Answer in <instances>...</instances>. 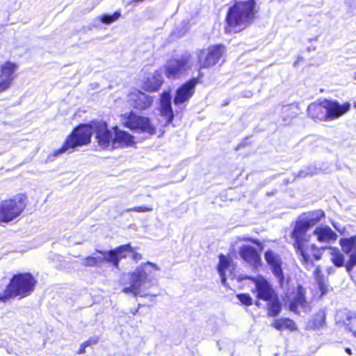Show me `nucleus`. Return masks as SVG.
<instances>
[{"mask_svg": "<svg viewBox=\"0 0 356 356\" xmlns=\"http://www.w3.org/2000/svg\"><path fill=\"white\" fill-rule=\"evenodd\" d=\"M95 134L98 145L102 148L112 149L113 133L108 129L104 122H92L90 124H81L69 135L63 146L54 152V156H58L65 152H72L76 147L88 145L91 136Z\"/></svg>", "mask_w": 356, "mask_h": 356, "instance_id": "1", "label": "nucleus"}, {"mask_svg": "<svg viewBox=\"0 0 356 356\" xmlns=\"http://www.w3.org/2000/svg\"><path fill=\"white\" fill-rule=\"evenodd\" d=\"M156 264L147 261L138 266L133 272L129 273V286L124 287L122 292L131 293L134 296H147L145 291L154 284L156 273L159 270Z\"/></svg>", "mask_w": 356, "mask_h": 356, "instance_id": "2", "label": "nucleus"}, {"mask_svg": "<svg viewBox=\"0 0 356 356\" xmlns=\"http://www.w3.org/2000/svg\"><path fill=\"white\" fill-rule=\"evenodd\" d=\"M256 13L254 0L236 1L228 10L226 16V31L238 32L244 29L252 23Z\"/></svg>", "mask_w": 356, "mask_h": 356, "instance_id": "3", "label": "nucleus"}, {"mask_svg": "<svg viewBox=\"0 0 356 356\" xmlns=\"http://www.w3.org/2000/svg\"><path fill=\"white\" fill-rule=\"evenodd\" d=\"M350 107L348 102L341 104L337 101L324 99L310 104L307 107V114L315 121L328 122L344 115Z\"/></svg>", "mask_w": 356, "mask_h": 356, "instance_id": "4", "label": "nucleus"}, {"mask_svg": "<svg viewBox=\"0 0 356 356\" xmlns=\"http://www.w3.org/2000/svg\"><path fill=\"white\" fill-rule=\"evenodd\" d=\"M311 228L300 218L296 221L291 232V238L294 240L293 246L296 253L301 258L302 262L307 266H313V261L308 254V251H313L316 245L309 243L310 236L307 232Z\"/></svg>", "mask_w": 356, "mask_h": 356, "instance_id": "5", "label": "nucleus"}, {"mask_svg": "<svg viewBox=\"0 0 356 356\" xmlns=\"http://www.w3.org/2000/svg\"><path fill=\"white\" fill-rule=\"evenodd\" d=\"M34 277L30 273H19L15 275L10 280L8 288L11 297L20 296L24 298L31 294L36 284Z\"/></svg>", "mask_w": 356, "mask_h": 356, "instance_id": "6", "label": "nucleus"}, {"mask_svg": "<svg viewBox=\"0 0 356 356\" xmlns=\"http://www.w3.org/2000/svg\"><path fill=\"white\" fill-rule=\"evenodd\" d=\"M25 197H19L0 202V222H8L19 216L26 207Z\"/></svg>", "mask_w": 356, "mask_h": 356, "instance_id": "7", "label": "nucleus"}, {"mask_svg": "<svg viewBox=\"0 0 356 356\" xmlns=\"http://www.w3.org/2000/svg\"><path fill=\"white\" fill-rule=\"evenodd\" d=\"M191 55L185 52L179 58L170 60L165 65V74L169 79H177L192 67Z\"/></svg>", "mask_w": 356, "mask_h": 356, "instance_id": "8", "label": "nucleus"}, {"mask_svg": "<svg viewBox=\"0 0 356 356\" xmlns=\"http://www.w3.org/2000/svg\"><path fill=\"white\" fill-rule=\"evenodd\" d=\"M225 51V48L221 44H215L207 49L196 51L200 68H209L214 66L220 59Z\"/></svg>", "mask_w": 356, "mask_h": 356, "instance_id": "9", "label": "nucleus"}, {"mask_svg": "<svg viewBox=\"0 0 356 356\" xmlns=\"http://www.w3.org/2000/svg\"><path fill=\"white\" fill-rule=\"evenodd\" d=\"M124 124L131 130L140 131L150 135L156 133V129L148 118L137 115L132 112L127 117L124 115Z\"/></svg>", "mask_w": 356, "mask_h": 356, "instance_id": "10", "label": "nucleus"}, {"mask_svg": "<svg viewBox=\"0 0 356 356\" xmlns=\"http://www.w3.org/2000/svg\"><path fill=\"white\" fill-rule=\"evenodd\" d=\"M254 283L255 290L258 299L267 301L277 295L271 284L263 277L250 278Z\"/></svg>", "mask_w": 356, "mask_h": 356, "instance_id": "11", "label": "nucleus"}, {"mask_svg": "<svg viewBox=\"0 0 356 356\" xmlns=\"http://www.w3.org/2000/svg\"><path fill=\"white\" fill-rule=\"evenodd\" d=\"M17 70L15 63L8 61L0 67V93L9 89L15 79L14 72Z\"/></svg>", "mask_w": 356, "mask_h": 356, "instance_id": "12", "label": "nucleus"}, {"mask_svg": "<svg viewBox=\"0 0 356 356\" xmlns=\"http://www.w3.org/2000/svg\"><path fill=\"white\" fill-rule=\"evenodd\" d=\"M198 82V78H193L179 87L176 92L174 104L179 105L188 101L193 96L195 88Z\"/></svg>", "mask_w": 356, "mask_h": 356, "instance_id": "13", "label": "nucleus"}, {"mask_svg": "<svg viewBox=\"0 0 356 356\" xmlns=\"http://www.w3.org/2000/svg\"><path fill=\"white\" fill-rule=\"evenodd\" d=\"M264 259L270 266L273 275L277 278L280 284L284 282V277L282 268V259L280 256L271 250H267L264 254Z\"/></svg>", "mask_w": 356, "mask_h": 356, "instance_id": "14", "label": "nucleus"}, {"mask_svg": "<svg viewBox=\"0 0 356 356\" xmlns=\"http://www.w3.org/2000/svg\"><path fill=\"white\" fill-rule=\"evenodd\" d=\"M130 104L138 110H145L149 108L152 104V98L149 95L135 90L129 95Z\"/></svg>", "mask_w": 356, "mask_h": 356, "instance_id": "15", "label": "nucleus"}, {"mask_svg": "<svg viewBox=\"0 0 356 356\" xmlns=\"http://www.w3.org/2000/svg\"><path fill=\"white\" fill-rule=\"evenodd\" d=\"M241 257L252 268L257 269L261 264V258L257 250L250 245H243L239 250Z\"/></svg>", "mask_w": 356, "mask_h": 356, "instance_id": "16", "label": "nucleus"}, {"mask_svg": "<svg viewBox=\"0 0 356 356\" xmlns=\"http://www.w3.org/2000/svg\"><path fill=\"white\" fill-rule=\"evenodd\" d=\"M133 252V248L129 244L122 245L109 250L108 258L111 264L115 268H119V262L125 259Z\"/></svg>", "mask_w": 356, "mask_h": 356, "instance_id": "17", "label": "nucleus"}, {"mask_svg": "<svg viewBox=\"0 0 356 356\" xmlns=\"http://www.w3.org/2000/svg\"><path fill=\"white\" fill-rule=\"evenodd\" d=\"M114 137L112 140V149L130 146L134 143V137L129 133L120 130L117 127L113 128Z\"/></svg>", "mask_w": 356, "mask_h": 356, "instance_id": "18", "label": "nucleus"}, {"mask_svg": "<svg viewBox=\"0 0 356 356\" xmlns=\"http://www.w3.org/2000/svg\"><path fill=\"white\" fill-rule=\"evenodd\" d=\"M305 290L302 286H298L297 293L290 303L289 309L295 313L306 312L308 307L307 302L305 297Z\"/></svg>", "mask_w": 356, "mask_h": 356, "instance_id": "19", "label": "nucleus"}, {"mask_svg": "<svg viewBox=\"0 0 356 356\" xmlns=\"http://www.w3.org/2000/svg\"><path fill=\"white\" fill-rule=\"evenodd\" d=\"M171 100L170 93L163 92L161 97V113L165 118L166 124H170L174 118Z\"/></svg>", "mask_w": 356, "mask_h": 356, "instance_id": "20", "label": "nucleus"}, {"mask_svg": "<svg viewBox=\"0 0 356 356\" xmlns=\"http://www.w3.org/2000/svg\"><path fill=\"white\" fill-rule=\"evenodd\" d=\"M314 235L321 243H329L337 238V234L327 225L317 227L314 231Z\"/></svg>", "mask_w": 356, "mask_h": 356, "instance_id": "21", "label": "nucleus"}, {"mask_svg": "<svg viewBox=\"0 0 356 356\" xmlns=\"http://www.w3.org/2000/svg\"><path fill=\"white\" fill-rule=\"evenodd\" d=\"M163 83L161 71L156 70L144 83L145 90L153 92L158 90Z\"/></svg>", "mask_w": 356, "mask_h": 356, "instance_id": "22", "label": "nucleus"}, {"mask_svg": "<svg viewBox=\"0 0 356 356\" xmlns=\"http://www.w3.org/2000/svg\"><path fill=\"white\" fill-rule=\"evenodd\" d=\"M323 216L324 212L322 210H315L303 213L299 218L312 227L318 222Z\"/></svg>", "mask_w": 356, "mask_h": 356, "instance_id": "23", "label": "nucleus"}, {"mask_svg": "<svg viewBox=\"0 0 356 356\" xmlns=\"http://www.w3.org/2000/svg\"><path fill=\"white\" fill-rule=\"evenodd\" d=\"M345 318L343 321L346 329H348L353 333V335L356 338V314L352 313L348 311L341 312Z\"/></svg>", "mask_w": 356, "mask_h": 356, "instance_id": "24", "label": "nucleus"}, {"mask_svg": "<svg viewBox=\"0 0 356 356\" xmlns=\"http://www.w3.org/2000/svg\"><path fill=\"white\" fill-rule=\"evenodd\" d=\"M230 262L229 259L224 254H220L219 264L218 265V271L223 285L226 284L225 270L229 268Z\"/></svg>", "mask_w": 356, "mask_h": 356, "instance_id": "25", "label": "nucleus"}, {"mask_svg": "<svg viewBox=\"0 0 356 356\" xmlns=\"http://www.w3.org/2000/svg\"><path fill=\"white\" fill-rule=\"evenodd\" d=\"M330 250V261L337 268L346 267L344 255L336 248H329Z\"/></svg>", "mask_w": 356, "mask_h": 356, "instance_id": "26", "label": "nucleus"}, {"mask_svg": "<svg viewBox=\"0 0 356 356\" xmlns=\"http://www.w3.org/2000/svg\"><path fill=\"white\" fill-rule=\"evenodd\" d=\"M268 303V314L270 316H277L281 312V303L279 300L277 295L273 298L267 300Z\"/></svg>", "mask_w": 356, "mask_h": 356, "instance_id": "27", "label": "nucleus"}, {"mask_svg": "<svg viewBox=\"0 0 356 356\" xmlns=\"http://www.w3.org/2000/svg\"><path fill=\"white\" fill-rule=\"evenodd\" d=\"M339 244L342 248V250L346 254L351 253V252L356 248V235L350 238H341Z\"/></svg>", "mask_w": 356, "mask_h": 356, "instance_id": "28", "label": "nucleus"}, {"mask_svg": "<svg viewBox=\"0 0 356 356\" xmlns=\"http://www.w3.org/2000/svg\"><path fill=\"white\" fill-rule=\"evenodd\" d=\"M273 325L278 330L287 329L289 330H296V325L293 320L289 318H280L275 321Z\"/></svg>", "mask_w": 356, "mask_h": 356, "instance_id": "29", "label": "nucleus"}, {"mask_svg": "<svg viewBox=\"0 0 356 356\" xmlns=\"http://www.w3.org/2000/svg\"><path fill=\"white\" fill-rule=\"evenodd\" d=\"M314 275L315 280H316V282L318 283L319 289L321 290L322 293H325L324 290L325 288V277L321 272L320 266H317L315 268V270L314 271Z\"/></svg>", "mask_w": 356, "mask_h": 356, "instance_id": "30", "label": "nucleus"}, {"mask_svg": "<svg viewBox=\"0 0 356 356\" xmlns=\"http://www.w3.org/2000/svg\"><path fill=\"white\" fill-rule=\"evenodd\" d=\"M282 114L283 120L284 122H289L290 120L297 116V113L293 111L292 106H283L282 109Z\"/></svg>", "mask_w": 356, "mask_h": 356, "instance_id": "31", "label": "nucleus"}, {"mask_svg": "<svg viewBox=\"0 0 356 356\" xmlns=\"http://www.w3.org/2000/svg\"><path fill=\"white\" fill-rule=\"evenodd\" d=\"M121 16L120 11H115L113 15L104 14L100 17V20L102 23L106 24H110L117 21Z\"/></svg>", "mask_w": 356, "mask_h": 356, "instance_id": "32", "label": "nucleus"}, {"mask_svg": "<svg viewBox=\"0 0 356 356\" xmlns=\"http://www.w3.org/2000/svg\"><path fill=\"white\" fill-rule=\"evenodd\" d=\"M97 252L101 254V256L95 257V262L97 263V266H96L97 267H101L102 266V264L104 262L111 264V260L108 258L109 250L108 251L97 250Z\"/></svg>", "mask_w": 356, "mask_h": 356, "instance_id": "33", "label": "nucleus"}, {"mask_svg": "<svg viewBox=\"0 0 356 356\" xmlns=\"http://www.w3.org/2000/svg\"><path fill=\"white\" fill-rule=\"evenodd\" d=\"M325 314L323 312H319L314 317L312 321V327L314 329L319 328L325 323Z\"/></svg>", "mask_w": 356, "mask_h": 356, "instance_id": "34", "label": "nucleus"}, {"mask_svg": "<svg viewBox=\"0 0 356 356\" xmlns=\"http://www.w3.org/2000/svg\"><path fill=\"white\" fill-rule=\"evenodd\" d=\"M356 265V250H355L350 254V259L346 264V269L348 273L351 272L354 266Z\"/></svg>", "mask_w": 356, "mask_h": 356, "instance_id": "35", "label": "nucleus"}, {"mask_svg": "<svg viewBox=\"0 0 356 356\" xmlns=\"http://www.w3.org/2000/svg\"><path fill=\"white\" fill-rule=\"evenodd\" d=\"M11 298V293L8 286L6 287H0V302H5Z\"/></svg>", "mask_w": 356, "mask_h": 356, "instance_id": "36", "label": "nucleus"}, {"mask_svg": "<svg viewBox=\"0 0 356 356\" xmlns=\"http://www.w3.org/2000/svg\"><path fill=\"white\" fill-rule=\"evenodd\" d=\"M237 298L243 305L250 306L252 304V298L248 293L238 294Z\"/></svg>", "mask_w": 356, "mask_h": 356, "instance_id": "37", "label": "nucleus"}, {"mask_svg": "<svg viewBox=\"0 0 356 356\" xmlns=\"http://www.w3.org/2000/svg\"><path fill=\"white\" fill-rule=\"evenodd\" d=\"M82 264L89 267H97V263L94 256L87 257L83 259Z\"/></svg>", "mask_w": 356, "mask_h": 356, "instance_id": "38", "label": "nucleus"}, {"mask_svg": "<svg viewBox=\"0 0 356 356\" xmlns=\"http://www.w3.org/2000/svg\"><path fill=\"white\" fill-rule=\"evenodd\" d=\"M151 211H152V208L143 207V206L134 207L133 208H129L126 210L127 212L136 211V212H139V213H145V212Z\"/></svg>", "mask_w": 356, "mask_h": 356, "instance_id": "39", "label": "nucleus"}, {"mask_svg": "<svg viewBox=\"0 0 356 356\" xmlns=\"http://www.w3.org/2000/svg\"><path fill=\"white\" fill-rule=\"evenodd\" d=\"M238 240L241 241H249V242H251L253 244H254V245H257L259 247H261V248H262V244L261 243V242L258 239H255V238H251V237H239Z\"/></svg>", "mask_w": 356, "mask_h": 356, "instance_id": "40", "label": "nucleus"}, {"mask_svg": "<svg viewBox=\"0 0 356 356\" xmlns=\"http://www.w3.org/2000/svg\"><path fill=\"white\" fill-rule=\"evenodd\" d=\"M310 253L312 254L313 257L315 260H320L321 259L322 253L321 252V250H318L317 248L314 250L313 251H308V254L310 256Z\"/></svg>", "mask_w": 356, "mask_h": 356, "instance_id": "41", "label": "nucleus"}, {"mask_svg": "<svg viewBox=\"0 0 356 356\" xmlns=\"http://www.w3.org/2000/svg\"><path fill=\"white\" fill-rule=\"evenodd\" d=\"M131 254H132V259L136 262H138V261H140L142 259V255L140 253L134 252L133 251V252H131Z\"/></svg>", "mask_w": 356, "mask_h": 356, "instance_id": "42", "label": "nucleus"}, {"mask_svg": "<svg viewBox=\"0 0 356 356\" xmlns=\"http://www.w3.org/2000/svg\"><path fill=\"white\" fill-rule=\"evenodd\" d=\"M81 345H83V348L86 349V347H88L91 345V341H86L84 343H83Z\"/></svg>", "mask_w": 356, "mask_h": 356, "instance_id": "43", "label": "nucleus"}, {"mask_svg": "<svg viewBox=\"0 0 356 356\" xmlns=\"http://www.w3.org/2000/svg\"><path fill=\"white\" fill-rule=\"evenodd\" d=\"M88 341H91V345L96 344L98 342L99 339L98 338H90Z\"/></svg>", "mask_w": 356, "mask_h": 356, "instance_id": "44", "label": "nucleus"}, {"mask_svg": "<svg viewBox=\"0 0 356 356\" xmlns=\"http://www.w3.org/2000/svg\"><path fill=\"white\" fill-rule=\"evenodd\" d=\"M327 272L328 274L332 273L334 272V268L333 267H329L327 268Z\"/></svg>", "mask_w": 356, "mask_h": 356, "instance_id": "45", "label": "nucleus"}, {"mask_svg": "<svg viewBox=\"0 0 356 356\" xmlns=\"http://www.w3.org/2000/svg\"><path fill=\"white\" fill-rule=\"evenodd\" d=\"M85 353V348H83V345L81 346L79 351H78V354H83Z\"/></svg>", "mask_w": 356, "mask_h": 356, "instance_id": "46", "label": "nucleus"}, {"mask_svg": "<svg viewBox=\"0 0 356 356\" xmlns=\"http://www.w3.org/2000/svg\"><path fill=\"white\" fill-rule=\"evenodd\" d=\"M140 307V305H138V307L137 309L132 310V311H131V313H132L134 315H135V314L138 312V309H139V307Z\"/></svg>", "mask_w": 356, "mask_h": 356, "instance_id": "47", "label": "nucleus"}, {"mask_svg": "<svg viewBox=\"0 0 356 356\" xmlns=\"http://www.w3.org/2000/svg\"><path fill=\"white\" fill-rule=\"evenodd\" d=\"M346 352L348 354V355H352V352H351V349L349 348H346Z\"/></svg>", "mask_w": 356, "mask_h": 356, "instance_id": "48", "label": "nucleus"}, {"mask_svg": "<svg viewBox=\"0 0 356 356\" xmlns=\"http://www.w3.org/2000/svg\"><path fill=\"white\" fill-rule=\"evenodd\" d=\"M332 225H333V227H334L336 229H337L338 231H340V230H339V229L338 228V225H337L335 223H332Z\"/></svg>", "mask_w": 356, "mask_h": 356, "instance_id": "49", "label": "nucleus"}, {"mask_svg": "<svg viewBox=\"0 0 356 356\" xmlns=\"http://www.w3.org/2000/svg\"><path fill=\"white\" fill-rule=\"evenodd\" d=\"M353 79L356 80V72L353 74Z\"/></svg>", "mask_w": 356, "mask_h": 356, "instance_id": "50", "label": "nucleus"}, {"mask_svg": "<svg viewBox=\"0 0 356 356\" xmlns=\"http://www.w3.org/2000/svg\"><path fill=\"white\" fill-rule=\"evenodd\" d=\"M136 2H142L144 0H134Z\"/></svg>", "mask_w": 356, "mask_h": 356, "instance_id": "51", "label": "nucleus"}, {"mask_svg": "<svg viewBox=\"0 0 356 356\" xmlns=\"http://www.w3.org/2000/svg\"><path fill=\"white\" fill-rule=\"evenodd\" d=\"M355 107H356V104H355Z\"/></svg>", "mask_w": 356, "mask_h": 356, "instance_id": "52", "label": "nucleus"}]
</instances>
